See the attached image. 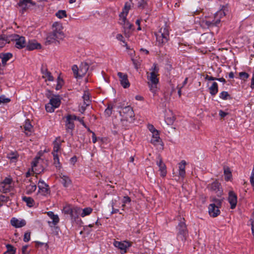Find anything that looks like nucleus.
Wrapping results in <instances>:
<instances>
[{"label": "nucleus", "mask_w": 254, "mask_h": 254, "mask_svg": "<svg viewBox=\"0 0 254 254\" xmlns=\"http://www.w3.org/2000/svg\"><path fill=\"white\" fill-rule=\"evenodd\" d=\"M159 161L157 162V165L159 167V171L161 172V176L163 177H165L166 175V167L165 164L163 162L162 159L159 156L158 157Z\"/></svg>", "instance_id": "nucleus-16"}, {"label": "nucleus", "mask_w": 254, "mask_h": 254, "mask_svg": "<svg viewBox=\"0 0 254 254\" xmlns=\"http://www.w3.org/2000/svg\"><path fill=\"white\" fill-rule=\"evenodd\" d=\"M116 38L118 40L122 41L123 43H125V41H124V38L122 34H117Z\"/></svg>", "instance_id": "nucleus-64"}, {"label": "nucleus", "mask_w": 254, "mask_h": 254, "mask_svg": "<svg viewBox=\"0 0 254 254\" xmlns=\"http://www.w3.org/2000/svg\"><path fill=\"white\" fill-rule=\"evenodd\" d=\"M121 120L131 123L134 120V112L130 106H126L120 112Z\"/></svg>", "instance_id": "nucleus-3"}, {"label": "nucleus", "mask_w": 254, "mask_h": 254, "mask_svg": "<svg viewBox=\"0 0 254 254\" xmlns=\"http://www.w3.org/2000/svg\"><path fill=\"white\" fill-rule=\"evenodd\" d=\"M84 104L87 106L90 104V101L89 100V96L88 93L85 92L82 96Z\"/></svg>", "instance_id": "nucleus-42"}, {"label": "nucleus", "mask_w": 254, "mask_h": 254, "mask_svg": "<svg viewBox=\"0 0 254 254\" xmlns=\"http://www.w3.org/2000/svg\"><path fill=\"white\" fill-rule=\"evenodd\" d=\"M137 6L141 8H144L147 5V2L145 0H137Z\"/></svg>", "instance_id": "nucleus-47"}, {"label": "nucleus", "mask_w": 254, "mask_h": 254, "mask_svg": "<svg viewBox=\"0 0 254 254\" xmlns=\"http://www.w3.org/2000/svg\"><path fill=\"white\" fill-rule=\"evenodd\" d=\"M22 200L26 203V204L29 207H32L34 203V199L30 197L24 196L22 197Z\"/></svg>", "instance_id": "nucleus-32"}, {"label": "nucleus", "mask_w": 254, "mask_h": 254, "mask_svg": "<svg viewBox=\"0 0 254 254\" xmlns=\"http://www.w3.org/2000/svg\"><path fill=\"white\" fill-rule=\"evenodd\" d=\"M175 120V117L174 116H172L170 117H166L165 118V122L168 125H172Z\"/></svg>", "instance_id": "nucleus-49"}, {"label": "nucleus", "mask_w": 254, "mask_h": 254, "mask_svg": "<svg viewBox=\"0 0 254 254\" xmlns=\"http://www.w3.org/2000/svg\"><path fill=\"white\" fill-rule=\"evenodd\" d=\"M186 162L185 160H182L179 164V171L185 170V166Z\"/></svg>", "instance_id": "nucleus-56"}, {"label": "nucleus", "mask_w": 254, "mask_h": 254, "mask_svg": "<svg viewBox=\"0 0 254 254\" xmlns=\"http://www.w3.org/2000/svg\"><path fill=\"white\" fill-rule=\"evenodd\" d=\"M126 16V15H121V14H120V23L123 26H125L127 22Z\"/></svg>", "instance_id": "nucleus-53"}, {"label": "nucleus", "mask_w": 254, "mask_h": 254, "mask_svg": "<svg viewBox=\"0 0 254 254\" xmlns=\"http://www.w3.org/2000/svg\"><path fill=\"white\" fill-rule=\"evenodd\" d=\"M9 35H1L0 36V48L3 47L6 43H10Z\"/></svg>", "instance_id": "nucleus-28"}, {"label": "nucleus", "mask_w": 254, "mask_h": 254, "mask_svg": "<svg viewBox=\"0 0 254 254\" xmlns=\"http://www.w3.org/2000/svg\"><path fill=\"white\" fill-rule=\"evenodd\" d=\"M72 210H73V214L75 216V218L81 214V209L79 207H73Z\"/></svg>", "instance_id": "nucleus-50"}, {"label": "nucleus", "mask_w": 254, "mask_h": 254, "mask_svg": "<svg viewBox=\"0 0 254 254\" xmlns=\"http://www.w3.org/2000/svg\"><path fill=\"white\" fill-rule=\"evenodd\" d=\"M11 224L16 228H20L26 225V222L24 220H19L15 218H13L11 220Z\"/></svg>", "instance_id": "nucleus-21"}, {"label": "nucleus", "mask_w": 254, "mask_h": 254, "mask_svg": "<svg viewBox=\"0 0 254 254\" xmlns=\"http://www.w3.org/2000/svg\"><path fill=\"white\" fill-rule=\"evenodd\" d=\"M239 76L242 80L245 81L249 78V74L246 72H241L239 73Z\"/></svg>", "instance_id": "nucleus-51"}, {"label": "nucleus", "mask_w": 254, "mask_h": 254, "mask_svg": "<svg viewBox=\"0 0 254 254\" xmlns=\"http://www.w3.org/2000/svg\"><path fill=\"white\" fill-rule=\"evenodd\" d=\"M157 76V74H155L154 72H150V75H148L147 76V78L149 80L148 84L150 87V90L153 93L155 92L157 88V84L159 81Z\"/></svg>", "instance_id": "nucleus-6"}, {"label": "nucleus", "mask_w": 254, "mask_h": 254, "mask_svg": "<svg viewBox=\"0 0 254 254\" xmlns=\"http://www.w3.org/2000/svg\"><path fill=\"white\" fill-rule=\"evenodd\" d=\"M148 128L152 133H153V132H155V131H158L155 128L154 126L152 125H149L148 126Z\"/></svg>", "instance_id": "nucleus-62"}, {"label": "nucleus", "mask_w": 254, "mask_h": 254, "mask_svg": "<svg viewBox=\"0 0 254 254\" xmlns=\"http://www.w3.org/2000/svg\"><path fill=\"white\" fill-rule=\"evenodd\" d=\"M225 15V13L223 10H220L218 11L215 14V18H220V19L223 17Z\"/></svg>", "instance_id": "nucleus-54"}, {"label": "nucleus", "mask_w": 254, "mask_h": 254, "mask_svg": "<svg viewBox=\"0 0 254 254\" xmlns=\"http://www.w3.org/2000/svg\"><path fill=\"white\" fill-rule=\"evenodd\" d=\"M219 97L223 100H227L231 99L230 95L226 91H222L220 93Z\"/></svg>", "instance_id": "nucleus-38"}, {"label": "nucleus", "mask_w": 254, "mask_h": 254, "mask_svg": "<svg viewBox=\"0 0 254 254\" xmlns=\"http://www.w3.org/2000/svg\"><path fill=\"white\" fill-rule=\"evenodd\" d=\"M38 187L42 195H46L49 193V186L44 181L40 180Z\"/></svg>", "instance_id": "nucleus-8"}, {"label": "nucleus", "mask_w": 254, "mask_h": 254, "mask_svg": "<svg viewBox=\"0 0 254 254\" xmlns=\"http://www.w3.org/2000/svg\"><path fill=\"white\" fill-rule=\"evenodd\" d=\"M54 157V164L55 167L60 169L61 168V165L60 162L58 154H53Z\"/></svg>", "instance_id": "nucleus-34"}, {"label": "nucleus", "mask_w": 254, "mask_h": 254, "mask_svg": "<svg viewBox=\"0 0 254 254\" xmlns=\"http://www.w3.org/2000/svg\"><path fill=\"white\" fill-rule=\"evenodd\" d=\"M64 81L62 78H61L60 76H59L57 78V84L56 87V89L58 90L60 89L63 85Z\"/></svg>", "instance_id": "nucleus-44"}, {"label": "nucleus", "mask_w": 254, "mask_h": 254, "mask_svg": "<svg viewBox=\"0 0 254 254\" xmlns=\"http://www.w3.org/2000/svg\"><path fill=\"white\" fill-rule=\"evenodd\" d=\"M2 188V191L4 193H6L10 191L9 186H7L6 185L1 186Z\"/></svg>", "instance_id": "nucleus-61"}, {"label": "nucleus", "mask_w": 254, "mask_h": 254, "mask_svg": "<svg viewBox=\"0 0 254 254\" xmlns=\"http://www.w3.org/2000/svg\"><path fill=\"white\" fill-rule=\"evenodd\" d=\"M118 75L120 78V83L123 87L125 88L128 87L130 84L127 79V74L119 72L118 73Z\"/></svg>", "instance_id": "nucleus-7"}, {"label": "nucleus", "mask_w": 254, "mask_h": 254, "mask_svg": "<svg viewBox=\"0 0 254 254\" xmlns=\"http://www.w3.org/2000/svg\"><path fill=\"white\" fill-rule=\"evenodd\" d=\"M41 72L42 74V77L50 81L54 80V77L52 75L51 73L46 67L42 66L41 67Z\"/></svg>", "instance_id": "nucleus-17"}, {"label": "nucleus", "mask_w": 254, "mask_h": 254, "mask_svg": "<svg viewBox=\"0 0 254 254\" xmlns=\"http://www.w3.org/2000/svg\"><path fill=\"white\" fill-rule=\"evenodd\" d=\"M49 103L55 108L59 107L61 104L60 96L59 95L53 96L50 99Z\"/></svg>", "instance_id": "nucleus-22"}, {"label": "nucleus", "mask_w": 254, "mask_h": 254, "mask_svg": "<svg viewBox=\"0 0 254 254\" xmlns=\"http://www.w3.org/2000/svg\"><path fill=\"white\" fill-rule=\"evenodd\" d=\"M130 9V5L128 3H126L123 9L122 12L121 13V15H127L129 10Z\"/></svg>", "instance_id": "nucleus-37"}, {"label": "nucleus", "mask_w": 254, "mask_h": 254, "mask_svg": "<svg viewBox=\"0 0 254 254\" xmlns=\"http://www.w3.org/2000/svg\"><path fill=\"white\" fill-rule=\"evenodd\" d=\"M114 245L116 247L118 248L122 251H124L125 253L126 252L127 249L130 247L129 242L127 241H124L123 242L115 241Z\"/></svg>", "instance_id": "nucleus-18"}, {"label": "nucleus", "mask_w": 254, "mask_h": 254, "mask_svg": "<svg viewBox=\"0 0 254 254\" xmlns=\"http://www.w3.org/2000/svg\"><path fill=\"white\" fill-rule=\"evenodd\" d=\"M72 70L73 72L74 76L76 78L80 77V72H79V69H78V68L76 65H73L72 66Z\"/></svg>", "instance_id": "nucleus-36"}, {"label": "nucleus", "mask_w": 254, "mask_h": 254, "mask_svg": "<svg viewBox=\"0 0 254 254\" xmlns=\"http://www.w3.org/2000/svg\"><path fill=\"white\" fill-rule=\"evenodd\" d=\"M27 183L28 184L26 186V193L27 194H30L35 191L37 187L36 184L32 182L30 180H28Z\"/></svg>", "instance_id": "nucleus-20"}, {"label": "nucleus", "mask_w": 254, "mask_h": 254, "mask_svg": "<svg viewBox=\"0 0 254 254\" xmlns=\"http://www.w3.org/2000/svg\"><path fill=\"white\" fill-rule=\"evenodd\" d=\"M53 29L52 33L47 37L45 44L48 45L59 41L64 38V34L62 31V26L58 23H54L53 25Z\"/></svg>", "instance_id": "nucleus-1"}, {"label": "nucleus", "mask_w": 254, "mask_h": 254, "mask_svg": "<svg viewBox=\"0 0 254 254\" xmlns=\"http://www.w3.org/2000/svg\"><path fill=\"white\" fill-rule=\"evenodd\" d=\"M23 127L25 131V134L28 136L31 134V132L33 129V127L31 125L30 122L29 120H26L23 125Z\"/></svg>", "instance_id": "nucleus-23"}, {"label": "nucleus", "mask_w": 254, "mask_h": 254, "mask_svg": "<svg viewBox=\"0 0 254 254\" xmlns=\"http://www.w3.org/2000/svg\"><path fill=\"white\" fill-rule=\"evenodd\" d=\"M7 251L10 254H14L16 252V249L10 244H7L6 246Z\"/></svg>", "instance_id": "nucleus-46"}, {"label": "nucleus", "mask_w": 254, "mask_h": 254, "mask_svg": "<svg viewBox=\"0 0 254 254\" xmlns=\"http://www.w3.org/2000/svg\"><path fill=\"white\" fill-rule=\"evenodd\" d=\"M123 26L125 29H131L132 27V25L130 24L128 21H127L126 25Z\"/></svg>", "instance_id": "nucleus-63"}, {"label": "nucleus", "mask_w": 254, "mask_h": 254, "mask_svg": "<svg viewBox=\"0 0 254 254\" xmlns=\"http://www.w3.org/2000/svg\"><path fill=\"white\" fill-rule=\"evenodd\" d=\"M58 139L57 138L54 141V148L52 152V154H58L57 153L59 151L61 148V143L60 141H58Z\"/></svg>", "instance_id": "nucleus-30"}, {"label": "nucleus", "mask_w": 254, "mask_h": 254, "mask_svg": "<svg viewBox=\"0 0 254 254\" xmlns=\"http://www.w3.org/2000/svg\"><path fill=\"white\" fill-rule=\"evenodd\" d=\"M46 110L48 112L52 113L54 111L55 109L50 103L45 105Z\"/></svg>", "instance_id": "nucleus-52"}, {"label": "nucleus", "mask_w": 254, "mask_h": 254, "mask_svg": "<svg viewBox=\"0 0 254 254\" xmlns=\"http://www.w3.org/2000/svg\"><path fill=\"white\" fill-rule=\"evenodd\" d=\"M65 127L66 131L70 134L71 136H72V130L74 128V124L70 118V116H67L66 118Z\"/></svg>", "instance_id": "nucleus-11"}, {"label": "nucleus", "mask_w": 254, "mask_h": 254, "mask_svg": "<svg viewBox=\"0 0 254 254\" xmlns=\"http://www.w3.org/2000/svg\"><path fill=\"white\" fill-rule=\"evenodd\" d=\"M210 190L214 191L218 196H221L222 190H221L220 184L217 181L214 182L208 187Z\"/></svg>", "instance_id": "nucleus-9"}, {"label": "nucleus", "mask_w": 254, "mask_h": 254, "mask_svg": "<svg viewBox=\"0 0 254 254\" xmlns=\"http://www.w3.org/2000/svg\"><path fill=\"white\" fill-rule=\"evenodd\" d=\"M131 201L130 198L127 196H124L123 199L122 207H124L125 206L126 203H129Z\"/></svg>", "instance_id": "nucleus-55"}, {"label": "nucleus", "mask_w": 254, "mask_h": 254, "mask_svg": "<svg viewBox=\"0 0 254 254\" xmlns=\"http://www.w3.org/2000/svg\"><path fill=\"white\" fill-rule=\"evenodd\" d=\"M19 6L22 7V12L25 11L30 5H34L35 3L33 2L31 0H20L18 3Z\"/></svg>", "instance_id": "nucleus-15"}, {"label": "nucleus", "mask_w": 254, "mask_h": 254, "mask_svg": "<svg viewBox=\"0 0 254 254\" xmlns=\"http://www.w3.org/2000/svg\"><path fill=\"white\" fill-rule=\"evenodd\" d=\"M113 108V105L111 104H109L107 108L105 111V114L108 117L110 116L112 113Z\"/></svg>", "instance_id": "nucleus-41"}, {"label": "nucleus", "mask_w": 254, "mask_h": 254, "mask_svg": "<svg viewBox=\"0 0 254 254\" xmlns=\"http://www.w3.org/2000/svg\"><path fill=\"white\" fill-rule=\"evenodd\" d=\"M47 215L52 220V222H48L50 226L52 227L53 226L56 225L60 221V219L58 215L55 214L52 211H49L47 212Z\"/></svg>", "instance_id": "nucleus-13"}, {"label": "nucleus", "mask_w": 254, "mask_h": 254, "mask_svg": "<svg viewBox=\"0 0 254 254\" xmlns=\"http://www.w3.org/2000/svg\"><path fill=\"white\" fill-rule=\"evenodd\" d=\"M10 101V99L8 98H6L4 95L0 96V104H6Z\"/></svg>", "instance_id": "nucleus-48"}, {"label": "nucleus", "mask_w": 254, "mask_h": 254, "mask_svg": "<svg viewBox=\"0 0 254 254\" xmlns=\"http://www.w3.org/2000/svg\"><path fill=\"white\" fill-rule=\"evenodd\" d=\"M10 42H14L15 47L18 49H22L26 47V42L25 37L17 34H12L9 35Z\"/></svg>", "instance_id": "nucleus-4"}, {"label": "nucleus", "mask_w": 254, "mask_h": 254, "mask_svg": "<svg viewBox=\"0 0 254 254\" xmlns=\"http://www.w3.org/2000/svg\"><path fill=\"white\" fill-rule=\"evenodd\" d=\"M224 173L226 176L225 180L227 181L229 180L232 176L230 168L227 167H225L224 168Z\"/></svg>", "instance_id": "nucleus-35"}, {"label": "nucleus", "mask_w": 254, "mask_h": 254, "mask_svg": "<svg viewBox=\"0 0 254 254\" xmlns=\"http://www.w3.org/2000/svg\"><path fill=\"white\" fill-rule=\"evenodd\" d=\"M30 239V233L26 232L24 234L23 241L25 242H28Z\"/></svg>", "instance_id": "nucleus-57"}, {"label": "nucleus", "mask_w": 254, "mask_h": 254, "mask_svg": "<svg viewBox=\"0 0 254 254\" xmlns=\"http://www.w3.org/2000/svg\"><path fill=\"white\" fill-rule=\"evenodd\" d=\"M56 15L59 18H63L67 16L66 11L64 10H59L56 14Z\"/></svg>", "instance_id": "nucleus-40"}, {"label": "nucleus", "mask_w": 254, "mask_h": 254, "mask_svg": "<svg viewBox=\"0 0 254 254\" xmlns=\"http://www.w3.org/2000/svg\"><path fill=\"white\" fill-rule=\"evenodd\" d=\"M61 179V183L64 187H68L71 184V181L69 178L66 176L61 175H60Z\"/></svg>", "instance_id": "nucleus-25"}, {"label": "nucleus", "mask_w": 254, "mask_h": 254, "mask_svg": "<svg viewBox=\"0 0 254 254\" xmlns=\"http://www.w3.org/2000/svg\"><path fill=\"white\" fill-rule=\"evenodd\" d=\"M11 183V179L9 178H6L3 181V182L1 183V185H10Z\"/></svg>", "instance_id": "nucleus-58"}, {"label": "nucleus", "mask_w": 254, "mask_h": 254, "mask_svg": "<svg viewBox=\"0 0 254 254\" xmlns=\"http://www.w3.org/2000/svg\"><path fill=\"white\" fill-rule=\"evenodd\" d=\"M26 47L28 50L31 51L34 49H40L41 48V46L36 40H32L29 41L28 43L26 44Z\"/></svg>", "instance_id": "nucleus-14"}, {"label": "nucleus", "mask_w": 254, "mask_h": 254, "mask_svg": "<svg viewBox=\"0 0 254 254\" xmlns=\"http://www.w3.org/2000/svg\"><path fill=\"white\" fill-rule=\"evenodd\" d=\"M12 57V55L10 53L0 54V59L1 60L2 64L3 66L5 65L6 62Z\"/></svg>", "instance_id": "nucleus-24"}, {"label": "nucleus", "mask_w": 254, "mask_h": 254, "mask_svg": "<svg viewBox=\"0 0 254 254\" xmlns=\"http://www.w3.org/2000/svg\"><path fill=\"white\" fill-rule=\"evenodd\" d=\"M92 211V209L90 207H86L83 209H81L80 216L82 217L89 215Z\"/></svg>", "instance_id": "nucleus-33"}, {"label": "nucleus", "mask_w": 254, "mask_h": 254, "mask_svg": "<svg viewBox=\"0 0 254 254\" xmlns=\"http://www.w3.org/2000/svg\"><path fill=\"white\" fill-rule=\"evenodd\" d=\"M209 93L212 96L215 95L218 91V84L216 82H212L211 85L209 87Z\"/></svg>", "instance_id": "nucleus-27"}, {"label": "nucleus", "mask_w": 254, "mask_h": 254, "mask_svg": "<svg viewBox=\"0 0 254 254\" xmlns=\"http://www.w3.org/2000/svg\"><path fill=\"white\" fill-rule=\"evenodd\" d=\"M201 25L204 28H212L210 25V20H203L201 22Z\"/></svg>", "instance_id": "nucleus-43"}, {"label": "nucleus", "mask_w": 254, "mask_h": 254, "mask_svg": "<svg viewBox=\"0 0 254 254\" xmlns=\"http://www.w3.org/2000/svg\"><path fill=\"white\" fill-rule=\"evenodd\" d=\"M18 157L17 152H11L7 155V158L12 162H15L17 160Z\"/></svg>", "instance_id": "nucleus-31"}, {"label": "nucleus", "mask_w": 254, "mask_h": 254, "mask_svg": "<svg viewBox=\"0 0 254 254\" xmlns=\"http://www.w3.org/2000/svg\"><path fill=\"white\" fill-rule=\"evenodd\" d=\"M151 143L155 145L160 144L161 145V149H163V143L162 142L161 138H160L158 131H155L152 133V139L151 140Z\"/></svg>", "instance_id": "nucleus-10"}, {"label": "nucleus", "mask_w": 254, "mask_h": 254, "mask_svg": "<svg viewBox=\"0 0 254 254\" xmlns=\"http://www.w3.org/2000/svg\"><path fill=\"white\" fill-rule=\"evenodd\" d=\"M212 201L213 203L210 204H214L218 208H219L222 205V199L213 198Z\"/></svg>", "instance_id": "nucleus-39"}, {"label": "nucleus", "mask_w": 254, "mask_h": 254, "mask_svg": "<svg viewBox=\"0 0 254 254\" xmlns=\"http://www.w3.org/2000/svg\"><path fill=\"white\" fill-rule=\"evenodd\" d=\"M155 35L157 42L159 45L166 43L169 39V32L168 28L166 26L162 27Z\"/></svg>", "instance_id": "nucleus-2"}, {"label": "nucleus", "mask_w": 254, "mask_h": 254, "mask_svg": "<svg viewBox=\"0 0 254 254\" xmlns=\"http://www.w3.org/2000/svg\"><path fill=\"white\" fill-rule=\"evenodd\" d=\"M152 71L151 72H154L155 74H157L158 72L159 69L158 67L157 66L156 64H154L153 67H152L151 69Z\"/></svg>", "instance_id": "nucleus-60"}, {"label": "nucleus", "mask_w": 254, "mask_h": 254, "mask_svg": "<svg viewBox=\"0 0 254 254\" xmlns=\"http://www.w3.org/2000/svg\"><path fill=\"white\" fill-rule=\"evenodd\" d=\"M89 68V65L87 63H82L80 66L79 72H80V77H82L85 74Z\"/></svg>", "instance_id": "nucleus-26"}, {"label": "nucleus", "mask_w": 254, "mask_h": 254, "mask_svg": "<svg viewBox=\"0 0 254 254\" xmlns=\"http://www.w3.org/2000/svg\"><path fill=\"white\" fill-rule=\"evenodd\" d=\"M221 20L220 18H217L216 19H214L212 20H210V25H211L212 28L214 27H218L220 24Z\"/></svg>", "instance_id": "nucleus-45"}, {"label": "nucleus", "mask_w": 254, "mask_h": 254, "mask_svg": "<svg viewBox=\"0 0 254 254\" xmlns=\"http://www.w3.org/2000/svg\"><path fill=\"white\" fill-rule=\"evenodd\" d=\"M184 221L185 219L184 218L180 217V222L177 227L178 230V237H180L182 241L186 240L188 234L187 226Z\"/></svg>", "instance_id": "nucleus-5"}, {"label": "nucleus", "mask_w": 254, "mask_h": 254, "mask_svg": "<svg viewBox=\"0 0 254 254\" xmlns=\"http://www.w3.org/2000/svg\"><path fill=\"white\" fill-rule=\"evenodd\" d=\"M72 207L70 205H66L64 206L63 209V211L64 214H69L71 218H75V216L73 214L72 210Z\"/></svg>", "instance_id": "nucleus-29"}, {"label": "nucleus", "mask_w": 254, "mask_h": 254, "mask_svg": "<svg viewBox=\"0 0 254 254\" xmlns=\"http://www.w3.org/2000/svg\"><path fill=\"white\" fill-rule=\"evenodd\" d=\"M116 201V200H115V202H114L113 201L112 203V211L111 212L112 214L117 213H118L119 211V210L118 209H116V208H114V205L115 204V202Z\"/></svg>", "instance_id": "nucleus-59"}, {"label": "nucleus", "mask_w": 254, "mask_h": 254, "mask_svg": "<svg viewBox=\"0 0 254 254\" xmlns=\"http://www.w3.org/2000/svg\"><path fill=\"white\" fill-rule=\"evenodd\" d=\"M228 200L231 205V208L234 209L237 203V196L233 191L229 192Z\"/></svg>", "instance_id": "nucleus-12"}, {"label": "nucleus", "mask_w": 254, "mask_h": 254, "mask_svg": "<svg viewBox=\"0 0 254 254\" xmlns=\"http://www.w3.org/2000/svg\"><path fill=\"white\" fill-rule=\"evenodd\" d=\"M208 212L211 216L215 217L220 214V211L219 208L216 207L214 204H210L208 207Z\"/></svg>", "instance_id": "nucleus-19"}]
</instances>
